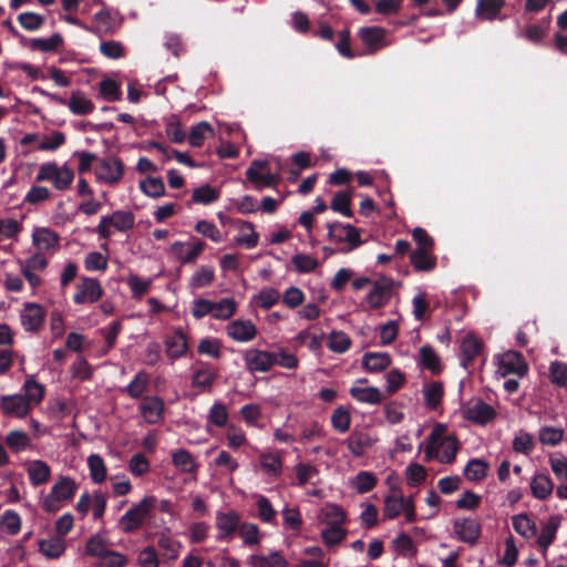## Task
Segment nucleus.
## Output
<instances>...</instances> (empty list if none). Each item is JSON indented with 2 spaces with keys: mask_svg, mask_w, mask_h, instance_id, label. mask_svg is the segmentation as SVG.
I'll use <instances>...</instances> for the list:
<instances>
[{
  "mask_svg": "<svg viewBox=\"0 0 567 567\" xmlns=\"http://www.w3.org/2000/svg\"><path fill=\"white\" fill-rule=\"evenodd\" d=\"M154 496L144 497L138 504L133 505L118 520L120 529L131 534L143 527L145 520L151 517L155 506Z\"/></svg>",
  "mask_w": 567,
  "mask_h": 567,
  "instance_id": "obj_1",
  "label": "nucleus"
},
{
  "mask_svg": "<svg viewBox=\"0 0 567 567\" xmlns=\"http://www.w3.org/2000/svg\"><path fill=\"white\" fill-rule=\"evenodd\" d=\"M78 491V485L73 478L60 476L51 487L50 494L44 498L42 508L47 513H55L60 509L62 502L71 501Z\"/></svg>",
  "mask_w": 567,
  "mask_h": 567,
  "instance_id": "obj_2",
  "label": "nucleus"
},
{
  "mask_svg": "<svg viewBox=\"0 0 567 567\" xmlns=\"http://www.w3.org/2000/svg\"><path fill=\"white\" fill-rule=\"evenodd\" d=\"M328 238L336 243H347L349 250H353L362 245L361 235L358 228L350 224L339 221L327 224Z\"/></svg>",
  "mask_w": 567,
  "mask_h": 567,
  "instance_id": "obj_3",
  "label": "nucleus"
},
{
  "mask_svg": "<svg viewBox=\"0 0 567 567\" xmlns=\"http://www.w3.org/2000/svg\"><path fill=\"white\" fill-rule=\"evenodd\" d=\"M462 414L465 420L478 425H486L497 415L496 410L482 399L468 401L463 406Z\"/></svg>",
  "mask_w": 567,
  "mask_h": 567,
  "instance_id": "obj_4",
  "label": "nucleus"
},
{
  "mask_svg": "<svg viewBox=\"0 0 567 567\" xmlns=\"http://www.w3.org/2000/svg\"><path fill=\"white\" fill-rule=\"evenodd\" d=\"M243 359L245 368L250 373L269 372L276 365L275 352L266 350L248 349L244 352Z\"/></svg>",
  "mask_w": 567,
  "mask_h": 567,
  "instance_id": "obj_5",
  "label": "nucleus"
},
{
  "mask_svg": "<svg viewBox=\"0 0 567 567\" xmlns=\"http://www.w3.org/2000/svg\"><path fill=\"white\" fill-rule=\"evenodd\" d=\"M76 289L78 291L73 296V301L76 305L94 303L103 295V288L95 278L84 277L81 284L76 286Z\"/></svg>",
  "mask_w": 567,
  "mask_h": 567,
  "instance_id": "obj_6",
  "label": "nucleus"
},
{
  "mask_svg": "<svg viewBox=\"0 0 567 567\" xmlns=\"http://www.w3.org/2000/svg\"><path fill=\"white\" fill-rule=\"evenodd\" d=\"M269 163L267 161H254L251 166L246 171V178L250 183H254L257 188H260V186L275 187L280 182V176L269 172L266 174L259 172L267 171Z\"/></svg>",
  "mask_w": 567,
  "mask_h": 567,
  "instance_id": "obj_7",
  "label": "nucleus"
},
{
  "mask_svg": "<svg viewBox=\"0 0 567 567\" xmlns=\"http://www.w3.org/2000/svg\"><path fill=\"white\" fill-rule=\"evenodd\" d=\"M124 173V164L117 157H106L100 162L95 172L97 179L114 185L118 183Z\"/></svg>",
  "mask_w": 567,
  "mask_h": 567,
  "instance_id": "obj_8",
  "label": "nucleus"
},
{
  "mask_svg": "<svg viewBox=\"0 0 567 567\" xmlns=\"http://www.w3.org/2000/svg\"><path fill=\"white\" fill-rule=\"evenodd\" d=\"M138 410L145 422L154 425L163 420L165 403L163 399L157 395H146L142 399Z\"/></svg>",
  "mask_w": 567,
  "mask_h": 567,
  "instance_id": "obj_9",
  "label": "nucleus"
},
{
  "mask_svg": "<svg viewBox=\"0 0 567 567\" xmlns=\"http://www.w3.org/2000/svg\"><path fill=\"white\" fill-rule=\"evenodd\" d=\"M377 440L368 432L362 430H353L350 435L342 441L349 452L354 457H362L367 450L371 449Z\"/></svg>",
  "mask_w": 567,
  "mask_h": 567,
  "instance_id": "obj_10",
  "label": "nucleus"
},
{
  "mask_svg": "<svg viewBox=\"0 0 567 567\" xmlns=\"http://www.w3.org/2000/svg\"><path fill=\"white\" fill-rule=\"evenodd\" d=\"M45 309L34 302H27L21 312V323L27 331L38 332L43 326Z\"/></svg>",
  "mask_w": 567,
  "mask_h": 567,
  "instance_id": "obj_11",
  "label": "nucleus"
},
{
  "mask_svg": "<svg viewBox=\"0 0 567 567\" xmlns=\"http://www.w3.org/2000/svg\"><path fill=\"white\" fill-rule=\"evenodd\" d=\"M0 408L6 415L18 419L25 417L31 411L29 402L22 394L2 395Z\"/></svg>",
  "mask_w": 567,
  "mask_h": 567,
  "instance_id": "obj_12",
  "label": "nucleus"
},
{
  "mask_svg": "<svg viewBox=\"0 0 567 567\" xmlns=\"http://www.w3.org/2000/svg\"><path fill=\"white\" fill-rule=\"evenodd\" d=\"M453 529L458 539L470 546L476 545L481 536V525L476 519L463 518L456 519L453 523Z\"/></svg>",
  "mask_w": 567,
  "mask_h": 567,
  "instance_id": "obj_13",
  "label": "nucleus"
},
{
  "mask_svg": "<svg viewBox=\"0 0 567 567\" xmlns=\"http://www.w3.org/2000/svg\"><path fill=\"white\" fill-rule=\"evenodd\" d=\"M393 281L379 280L367 296V302L371 309H380L388 305L392 296Z\"/></svg>",
  "mask_w": 567,
  "mask_h": 567,
  "instance_id": "obj_14",
  "label": "nucleus"
},
{
  "mask_svg": "<svg viewBox=\"0 0 567 567\" xmlns=\"http://www.w3.org/2000/svg\"><path fill=\"white\" fill-rule=\"evenodd\" d=\"M240 516L237 512H218L216 515V527L220 532L217 539H229L238 530Z\"/></svg>",
  "mask_w": 567,
  "mask_h": 567,
  "instance_id": "obj_15",
  "label": "nucleus"
},
{
  "mask_svg": "<svg viewBox=\"0 0 567 567\" xmlns=\"http://www.w3.org/2000/svg\"><path fill=\"white\" fill-rule=\"evenodd\" d=\"M32 244L41 251L55 250L60 244V236L48 227H37L32 234Z\"/></svg>",
  "mask_w": 567,
  "mask_h": 567,
  "instance_id": "obj_16",
  "label": "nucleus"
},
{
  "mask_svg": "<svg viewBox=\"0 0 567 567\" xmlns=\"http://www.w3.org/2000/svg\"><path fill=\"white\" fill-rule=\"evenodd\" d=\"M228 337L238 342H248L257 334L256 326L250 320H234L226 328Z\"/></svg>",
  "mask_w": 567,
  "mask_h": 567,
  "instance_id": "obj_17",
  "label": "nucleus"
},
{
  "mask_svg": "<svg viewBox=\"0 0 567 567\" xmlns=\"http://www.w3.org/2000/svg\"><path fill=\"white\" fill-rule=\"evenodd\" d=\"M217 378L218 370L208 363L200 362L199 368L193 372L192 385L204 391H210Z\"/></svg>",
  "mask_w": 567,
  "mask_h": 567,
  "instance_id": "obj_18",
  "label": "nucleus"
},
{
  "mask_svg": "<svg viewBox=\"0 0 567 567\" xmlns=\"http://www.w3.org/2000/svg\"><path fill=\"white\" fill-rule=\"evenodd\" d=\"M560 525V516L553 515L543 525L542 532L537 538V546L540 549L543 556L547 555L549 546L555 542L556 534Z\"/></svg>",
  "mask_w": 567,
  "mask_h": 567,
  "instance_id": "obj_19",
  "label": "nucleus"
},
{
  "mask_svg": "<svg viewBox=\"0 0 567 567\" xmlns=\"http://www.w3.org/2000/svg\"><path fill=\"white\" fill-rule=\"evenodd\" d=\"M384 37L385 30L381 27H364L359 31V38L370 53L377 52L382 47Z\"/></svg>",
  "mask_w": 567,
  "mask_h": 567,
  "instance_id": "obj_20",
  "label": "nucleus"
},
{
  "mask_svg": "<svg viewBox=\"0 0 567 567\" xmlns=\"http://www.w3.org/2000/svg\"><path fill=\"white\" fill-rule=\"evenodd\" d=\"M483 343L480 339L474 337L473 334H467L461 344L462 365L467 369L468 365L478 357L482 352Z\"/></svg>",
  "mask_w": 567,
  "mask_h": 567,
  "instance_id": "obj_21",
  "label": "nucleus"
},
{
  "mask_svg": "<svg viewBox=\"0 0 567 567\" xmlns=\"http://www.w3.org/2000/svg\"><path fill=\"white\" fill-rule=\"evenodd\" d=\"M505 0H478L475 17L480 20L493 21L499 18Z\"/></svg>",
  "mask_w": 567,
  "mask_h": 567,
  "instance_id": "obj_22",
  "label": "nucleus"
},
{
  "mask_svg": "<svg viewBox=\"0 0 567 567\" xmlns=\"http://www.w3.org/2000/svg\"><path fill=\"white\" fill-rule=\"evenodd\" d=\"M550 22L551 18L547 17L542 19L539 23L528 24L523 31L517 33V37L524 38L534 44H539L546 37Z\"/></svg>",
  "mask_w": 567,
  "mask_h": 567,
  "instance_id": "obj_23",
  "label": "nucleus"
},
{
  "mask_svg": "<svg viewBox=\"0 0 567 567\" xmlns=\"http://www.w3.org/2000/svg\"><path fill=\"white\" fill-rule=\"evenodd\" d=\"M501 364L504 374H516L522 378L528 372V365L524 357L515 351L506 353Z\"/></svg>",
  "mask_w": 567,
  "mask_h": 567,
  "instance_id": "obj_24",
  "label": "nucleus"
},
{
  "mask_svg": "<svg viewBox=\"0 0 567 567\" xmlns=\"http://www.w3.org/2000/svg\"><path fill=\"white\" fill-rule=\"evenodd\" d=\"M391 357L386 352H365L362 357V367L368 372H381L391 365Z\"/></svg>",
  "mask_w": 567,
  "mask_h": 567,
  "instance_id": "obj_25",
  "label": "nucleus"
},
{
  "mask_svg": "<svg viewBox=\"0 0 567 567\" xmlns=\"http://www.w3.org/2000/svg\"><path fill=\"white\" fill-rule=\"evenodd\" d=\"M27 472L29 481L34 487L47 483L51 475L50 466L41 460L31 461L27 467Z\"/></svg>",
  "mask_w": 567,
  "mask_h": 567,
  "instance_id": "obj_26",
  "label": "nucleus"
},
{
  "mask_svg": "<svg viewBox=\"0 0 567 567\" xmlns=\"http://www.w3.org/2000/svg\"><path fill=\"white\" fill-rule=\"evenodd\" d=\"M166 353L173 359H179L184 357L188 350V343L186 336L183 331L178 330L173 336L166 339Z\"/></svg>",
  "mask_w": 567,
  "mask_h": 567,
  "instance_id": "obj_27",
  "label": "nucleus"
},
{
  "mask_svg": "<svg viewBox=\"0 0 567 567\" xmlns=\"http://www.w3.org/2000/svg\"><path fill=\"white\" fill-rule=\"evenodd\" d=\"M432 250L415 249L410 254V261L416 271L427 272L436 267V257Z\"/></svg>",
  "mask_w": 567,
  "mask_h": 567,
  "instance_id": "obj_28",
  "label": "nucleus"
},
{
  "mask_svg": "<svg viewBox=\"0 0 567 567\" xmlns=\"http://www.w3.org/2000/svg\"><path fill=\"white\" fill-rule=\"evenodd\" d=\"M65 540L61 536H52L39 540V550L50 559L59 558L65 551Z\"/></svg>",
  "mask_w": 567,
  "mask_h": 567,
  "instance_id": "obj_29",
  "label": "nucleus"
},
{
  "mask_svg": "<svg viewBox=\"0 0 567 567\" xmlns=\"http://www.w3.org/2000/svg\"><path fill=\"white\" fill-rule=\"evenodd\" d=\"M349 393L354 400L361 403L379 404L384 399L383 394L375 386H352Z\"/></svg>",
  "mask_w": 567,
  "mask_h": 567,
  "instance_id": "obj_30",
  "label": "nucleus"
},
{
  "mask_svg": "<svg viewBox=\"0 0 567 567\" xmlns=\"http://www.w3.org/2000/svg\"><path fill=\"white\" fill-rule=\"evenodd\" d=\"M64 40L60 33H53L50 38H33L29 40V48L32 51L55 52L63 44Z\"/></svg>",
  "mask_w": 567,
  "mask_h": 567,
  "instance_id": "obj_31",
  "label": "nucleus"
},
{
  "mask_svg": "<svg viewBox=\"0 0 567 567\" xmlns=\"http://www.w3.org/2000/svg\"><path fill=\"white\" fill-rule=\"evenodd\" d=\"M444 390L441 382L432 381L423 386L424 402L430 410H436L440 406Z\"/></svg>",
  "mask_w": 567,
  "mask_h": 567,
  "instance_id": "obj_32",
  "label": "nucleus"
},
{
  "mask_svg": "<svg viewBox=\"0 0 567 567\" xmlns=\"http://www.w3.org/2000/svg\"><path fill=\"white\" fill-rule=\"evenodd\" d=\"M554 483L546 474H536L530 483V489L534 497L546 499L553 493Z\"/></svg>",
  "mask_w": 567,
  "mask_h": 567,
  "instance_id": "obj_33",
  "label": "nucleus"
},
{
  "mask_svg": "<svg viewBox=\"0 0 567 567\" xmlns=\"http://www.w3.org/2000/svg\"><path fill=\"white\" fill-rule=\"evenodd\" d=\"M437 447L441 450L437 460L443 464H451L455 461L460 444L455 436H445Z\"/></svg>",
  "mask_w": 567,
  "mask_h": 567,
  "instance_id": "obj_34",
  "label": "nucleus"
},
{
  "mask_svg": "<svg viewBox=\"0 0 567 567\" xmlns=\"http://www.w3.org/2000/svg\"><path fill=\"white\" fill-rule=\"evenodd\" d=\"M249 563L254 567H288V561L279 551H272L269 556L254 554Z\"/></svg>",
  "mask_w": 567,
  "mask_h": 567,
  "instance_id": "obj_35",
  "label": "nucleus"
},
{
  "mask_svg": "<svg viewBox=\"0 0 567 567\" xmlns=\"http://www.w3.org/2000/svg\"><path fill=\"white\" fill-rule=\"evenodd\" d=\"M22 389L24 391V394L22 395L29 402L31 410L32 406L38 405L42 402L45 391L44 386L38 381H35L32 377L24 382Z\"/></svg>",
  "mask_w": 567,
  "mask_h": 567,
  "instance_id": "obj_36",
  "label": "nucleus"
},
{
  "mask_svg": "<svg viewBox=\"0 0 567 567\" xmlns=\"http://www.w3.org/2000/svg\"><path fill=\"white\" fill-rule=\"evenodd\" d=\"M93 20L97 23L94 28H85V30L102 37L103 34H112L114 32V28L111 25L112 17L110 11L106 8H103L99 12H96L93 17Z\"/></svg>",
  "mask_w": 567,
  "mask_h": 567,
  "instance_id": "obj_37",
  "label": "nucleus"
},
{
  "mask_svg": "<svg viewBox=\"0 0 567 567\" xmlns=\"http://www.w3.org/2000/svg\"><path fill=\"white\" fill-rule=\"evenodd\" d=\"M173 464L185 473H196L198 465L189 451L181 449L172 455Z\"/></svg>",
  "mask_w": 567,
  "mask_h": 567,
  "instance_id": "obj_38",
  "label": "nucleus"
},
{
  "mask_svg": "<svg viewBox=\"0 0 567 567\" xmlns=\"http://www.w3.org/2000/svg\"><path fill=\"white\" fill-rule=\"evenodd\" d=\"M331 426L338 433H346L351 426L350 410L343 405L336 408L331 414Z\"/></svg>",
  "mask_w": 567,
  "mask_h": 567,
  "instance_id": "obj_39",
  "label": "nucleus"
},
{
  "mask_svg": "<svg viewBox=\"0 0 567 567\" xmlns=\"http://www.w3.org/2000/svg\"><path fill=\"white\" fill-rule=\"evenodd\" d=\"M488 463L481 458H472L464 468V475L468 481L480 482L487 475Z\"/></svg>",
  "mask_w": 567,
  "mask_h": 567,
  "instance_id": "obj_40",
  "label": "nucleus"
},
{
  "mask_svg": "<svg viewBox=\"0 0 567 567\" xmlns=\"http://www.w3.org/2000/svg\"><path fill=\"white\" fill-rule=\"evenodd\" d=\"M111 225L118 231L125 233L134 227L135 215L130 210H115L112 215H107Z\"/></svg>",
  "mask_w": 567,
  "mask_h": 567,
  "instance_id": "obj_41",
  "label": "nucleus"
},
{
  "mask_svg": "<svg viewBox=\"0 0 567 567\" xmlns=\"http://www.w3.org/2000/svg\"><path fill=\"white\" fill-rule=\"evenodd\" d=\"M514 530L525 538H532L537 534V526L526 514H518L513 517Z\"/></svg>",
  "mask_w": 567,
  "mask_h": 567,
  "instance_id": "obj_42",
  "label": "nucleus"
},
{
  "mask_svg": "<svg viewBox=\"0 0 567 567\" xmlns=\"http://www.w3.org/2000/svg\"><path fill=\"white\" fill-rule=\"evenodd\" d=\"M69 109L73 114L86 115L94 111V104L91 100L86 99L81 92H72Z\"/></svg>",
  "mask_w": 567,
  "mask_h": 567,
  "instance_id": "obj_43",
  "label": "nucleus"
},
{
  "mask_svg": "<svg viewBox=\"0 0 567 567\" xmlns=\"http://www.w3.org/2000/svg\"><path fill=\"white\" fill-rule=\"evenodd\" d=\"M404 496L403 495H388L384 498L383 516L388 519H394L404 509Z\"/></svg>",
  "mask_w": 567,
  "mask_h": 567,
  "instance_id": "obj_44",
  "label": "nucleus"
},
{
  "mask_svg": "<svg viewBox=\"0 0 567 567\" xmlns=\"http://www.w3.org/2000/svg\"><path fill=\"white\" fill-rule=\"evenodd\" d=\"M87 465L92 481L96 484L103 483L107 472L104 460L99 454H91L87 457Z\"/></svg>",
  "mask_w": 567,
  "mask_h": 567,
  "instance_id": "obj_45",
  "label": "nucleus"
},
{
  "mask_svg": "<svg viewBox=\"0 0 567 567\" xmlns=\"http://www.w3.org/2000/svg\"><path fill=\"white\" fill-rule=\"evenodd\" d=\"M220 193L218 189L205 184L194 189L192 200L197 204L209 205L217 202Z\"/></svg>",
  "mask_w": 567,
  "mask_h": 567,
  "instance_id": "obj_46",
  "label": "nucleus"
},
{
  "mask_svg": "<svg viewBox=\"0 0 567 567\" xmlns=\"http://www.w3.org/2000/svg\"><path fill=\"white\" fill-rule=\"evenodd\" d=\"M377 483L378 478L374 473L361 471L354 477L352 485L359 494H365L371 492Z\"/></svg>",
  "mask_w": 567,
  "mask_h": 567,
  "instance_id": "obj_47",
  "label": "nucleus"
},
{
  "mask_svg": "<svg viewBox=\"0 0 567 567\" xmlns=\"http://www.w3.org/2000/svg\"><path fill=\"white\" fill-rule=\"evenodd\" d=\"M140 188L146 196L152 198L165 195V185L161 177H146L140 182Z\"/></svg>",
  "mask_w": 567,
  "mask_h": 567,
  "instance_id": "obj_48",
  "label": "nucleus"
},
{
  "mask_svg": "<svg viewBox=\"0 0 567 567\" xmlns=\"http://www.w3.org/2000/svg\"><path fill=\"white\" fill-rule=\"evenodd\" d=\"M148 385V374L144 371H140L135 374L134 379L130 382V384L125 388V392L132 399H140L142 394L146 391Z\"/></svg>",
  "mask_w": 567,
  "mask_h": 567,
  "instance_id": "obj_49",
  "label": "nucleus"
},
{
  "mask_svg": "<svg viewBox=\"0 0 567 567\" xmlns=\"http://www.w3.org/2000/svg\"><path fill=\"white\" fill-rule=\"evenodd\" d=\"M352 341L343 331L333 330L329 334L328 348L336 353H344L350 349Z\"/></svg>",
  "mask_w": 567,
  "mask_h": 567,
  "instance_id": "obj_50",
  "label": "nucleus"
},
{
  "mask_svg": "<svg viewBox=\"0 0 567 567\" xmlns=\"http://www.w3.org/2000/svg\"><path fill=\"white\" fill-rule=\"evenodd\" d=\"M420 360L423 368L432 373H439L441 371L440 358L431 346L421 347Z\"/></svg>",
  "mask_w": 567,
  "mask_h": 567,
  "instance_id": "obj_51",
  "label": "nucleus"
},
{
  "mask_svg": "<svg viewBox=\"0 0 567 567\" xmlns=\"http://www.w3.org/2000/svg\"><path fill=\"white\" fill-rule=\"evenodd\" d=\"M351 193L346 190L338 192L332 202H331V209L333 212L340 213L346 217H352L353 212L351 210Z\"/></svg>",
  "mask_w": 567,
  "mask_h": 567,
  "instance_id": "obj_52",
  "label": "nucleus"
},
{
  "mask_svg": "<svg viewBox=\"0 0 567 567\" xmlns=\"http://www.w3.org/2000/svg\"><path fill=\"white\" fill-rule=\"evenodd\" d=\"M215 279V271L212 267L202 266L192 276L189 286L194 289L209 286Z\"/></svg>",
  "mask_w": 567,
  "mask_h": 567,
  "instance_id": "obj_53",
  "label": "nucleus"
},
{
  "mask_svg": "<svg viewBox=\"0 0 567 567\" xmlns=\"http://www.w3.org/2000/svg\"><path fill=\"white\" fill-rule=\"evenodd\" d=\"M236 311V302L233 298H224L218 302L213 301V318L219 320L229 319Z\"/></svg>",
  "mask_w": 567,
  "mask_h": 567,
  "instance_id": "obj_54",
  "label": "nucleus"
},
{
  "mask_svg": "<svg viewBox=\"0 0 567 567\" xmlns=\"http://www.w3.org/2000/svg\"><path fill=\"white\" fill-rule=\"evenodd\" d=\"M31 441L29 435L20 430H13L8 433L6 437V444L13 452H20L25 450L30 445Z\"/></svg>",
  "mask_w": 567,
  "mask_h": 567,
  "instance_id": "obj_55",
  "label": "nucleus"
},
{
  "mask_svg": "<svg viewBox=\"0 0 567 567\" xmlns=\"http://www.w3.org/2000/svg\"><path fill=\"white\" fill-rule=\"evenodd\" d=\"M127 286L132 291L133 298L141 299L150 291L152 279H141L137 275L131 274L127 278Z\"/></svg>",
  "mask_w": 567,
  "mask_h": 567,
  "instance_id": "obj_56",
  "label": "nucleus"
},
{
  "mask_svg": "<svg viewBox=\"0 0 567 567\" xmlns=\"http://www.w3.org/2000/svg\"><path fill=\"white\" fill-rule=\"evenodd\" d=\"M99 91L102 97L110 102L120 101L122 96L120 84L110 78L100 82Z\"/></svg>",
  "mask_w": 567,
  "mask_h": 567,
  "instance_id": "obj_57",
  "label": "nucleus"
},
{
  "mask_svg": "<svg viewBox=\"0 0 567 567\" xmlns=\"http://www.w3.org/2000/svg\"><path fill=\"white\" fill-rule=\"evenodd\" d=\"M213 127L208 122H199L192 127L188 135V142L193 147H200L207 133L213 134Z\"/></svg>",
  "mask_w": 567,
  "mask_h": 567,
  "instance_id": "obj_58",
  "label": "nucleus"
},
{
  "mask_svg": "<svg viewBox=\"0 0 567 567\" xmlns=\"http://www.w3.org/2000/svg\"><path fill=\"white\" fill-rule=\"evenodd\" d=\"M171 252L174 254L182 265L195 264L197 255L183 241H175L171 246Z\"/></svg>",
  "mask_w": 567,
  "mask_h": 567,
  "instance_id": "obj_59",
  "label": "nucleus"
},
{
  "mask_svg": "<svg viewBox=\"0 0 567 567\" xmlns=\"http://www.w3.org/2000/svg\"><path fill=\"white\" fill-rule=\"evenodd\" d=\"M208 423L217 426L224 427L228 422V411L224 403L215 402L209 409L208 413Z\"/></svg>",
  "mask_w": 567,
  "mask_h": 567,
  "instance_id": "obj_60",
  "label": "nucleus"
},
{
  "mask_svg": "<svg viewBox=\"0 0 567 567\" xmlns=\"http://www.w3.org/2000/svg\"><path fill=\"white\" fill-rule=\"evenodd\" d=\"M322 519L329 526L341 525L346 522V513L340 506L330 504L322 509Z\"/></svg>",
  "mask_w": 567,
  "mask_h": 567,
  "instance_id": "obj_61",
  "label": "nucleus"
},
{
  "mask_svg": "<svg viewBox=\"0 0 567 567\" xmlns=\"http://www.w3.org/2000/svg\"><path fill=\"white\" fill-rule=\"evenodd\" d=\"M0 524L9 535H17L21 529L20 515L13 509H7L1 516Z\"/></svg>",
  "mask_w": 567,
  "mask_h": 567,
  "instance_id": "obj_62",
  "label": "nucleus"
},
{
  "mask_svg": "<svg viewBox=\"0 0 567 567\" xmlns=\"http://www.w3.org/2000/svg\"><path fill=\"white\" fill-rule=\"evenodd\" d=\"M393 545L396 553L404 557H413L416 554V547L414 546L412 538L405 533H401L393 540Z\"/></svg>",
  "mask_w": 567,
  "mask_h": 567,
  "instance_id": "obj_63",
  "label": "nucleus"
},
{
  "mask_svg": "<svg viewBox=\"0 0 567 567\" xmlns=\"http://www.w3.org/2000/svg\"><path fill=\"white\" fill-rule=\"evenodd\" d=\"M550 382L559 388L567 385V364L560 361H554L549 367Z\"/></svg>",
  "mask_w": 567,
  "mask_h": 567,
  "instance_id": "obj_64",
  "label": "nucleus"
}]
</instances>
